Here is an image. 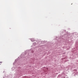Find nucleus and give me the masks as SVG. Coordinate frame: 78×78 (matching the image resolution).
Returning a JSON list of instances; mask_svg holds the SVG:
<instances>
[{"instance_id": "obj_1", "label": "nucleus", "mask_w": 78, "mask_h": 78, "mask_svg": "<svg viewBox=\"0 0 78 78\" xmlns=\"http://www.w3.org/2000/svg\"><path fill=\"white\" fill-rule=\"evenodd\" d=\"M2 62H0V65H1V64H2Z\"/></svg>"}]
</instances>
